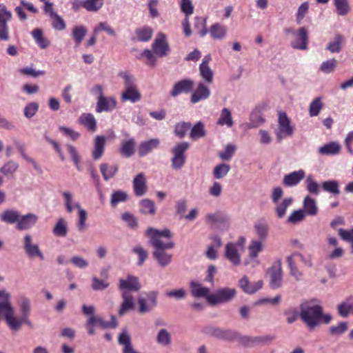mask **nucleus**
I'll use <instances>...</instances> for the list:
<instances>
[{"instance_id": "57", "label": "nucleus", "mask_w": 353, "mask_h": 353, "mask_svg": "<svg viewBox=\"0 0 353 353\" xmlns=\"http://www.w3.org/2000/svg\"><path fill=\"white\" fill-rule=\"evenodd\" d=\"M337 65V61L334 59H330L323 61L320 65L319 70L325 74H330L333 72Z\"/></svg>"}, {"instance_id": "19", "label": "nucleus", "mask_w": 353, "mask_h": 353, "mask_svg": "<svg viewBox=\"0 0 353 353\" xmlns=\"http://www.w3.org/2000/svg\"><path fill=\"white\" fill-rule=\"evenodd\" d=\"M305 172L300 169L285 174L283 179V184L286 187H294L305 178Z\"/></svg>"}, {"instance_id": "44", "label": "nucleus", "mask_w": 353, "mask_h": 353, "mask_svg": "<svg viewBox=\"0 0 353 353\" xmlns=\"http://www.w3.org/2000/svg\"><path fill=\"white\" fill-rule=\"evenodd\" d=\"M286 261L290 270V274L293 276L296 281H300L303 277V272L301 271L296 263L295 260H292V256H287Z\"/></svg>"}, {"instance_id": "62", "label": "nucleus", "mask_w": 353, "mask_h": 353, "mask_svg": "<svg viewBox=\"0 0 353 353\" xmlns=\"http://www.w3.org/2000/svg\"><path fill=\"white\" fill-rule=\"evenodd\" d=\"M236 150L235 145L230 143L228 144L223 151L219 152V157L224 161H229L232 159Z\"/></svg>"}, {"instance_id": "41", "label": "nucleus", "mask_w": 353, "mask_h": 353, "mask_svg": "<svg viewBox=\"0 0 353 353\" xmlns=\"http://www.w3.org/2000/svg\"><path fill=\"white\" fill-rule=\"evenodd\" d=\"M210 33L214 39H223L227 34V28L221 23H216L211 26Z\"/></svg>"}, {"instance_id": "20", "label": "nucleus", "mask_w": 353, "mask_h": 353, "mask_svg": "<svg viewBox=\"0 0 353 353\" xmlns=\"http://www.w3.org/2000/svg\"><path fill=\"white\" fill-rule=\"evenodd\" d=\"M133 191L136 196H143L148 191L146 178L143 172L138 174L132 181Z\"/></svg>"}, {"instance_id": "50", "label": "nucleus", "mask_w": 353, "mask_h": 353, "mask_svg": "<svg viewBox=\"0 0 353 353\" xmlns=\"http://www.w3.org/2000/svg\"><path fill=\"white\" fill-rule=\"evenodd\" d=\"M336 13L340 16L346 15L350 10L347 0H333Z\"/></svg>"}, {"instance_id": "36", "label": "nucleus", "mask_w": 353, "mask_h": 353, "mask_svg": "<svg viewBox=\"0 0 353 353\" xmlns=\"http://www.w3.org/2000/svg\"><path fill=\"white\" fill-rule=\"evenodd\" d=\"M153 256L157 260L159 264L162 267L169 265L172 261V255L165 251V250H154Z\"/></svg>"}, {"instance_id": "17", "label": "nucleus", "mask_w": 353, "mask_h": 353, "mask_svg": "<svg viewBox=\"0 0 353 353\" xmlns=\"http://www.w3.org/2000/svg\"><path fill=\"white\" fill-rule=\"evenodd\" d=\"M117 105V101L114 97H101L97 101L96 111L98 113L103 112H110L114 110Z\"/></svg>"}, {"instance_id": "47", "label": "nucleus", "mask_w": 353, "mask_h": 353, "mask_svg": "<svg viewBox=\"0 0 353 353\" xmlns=\"http://www.w3.org/2000/svg\"><path fill=\"white\" fill-rule=\"evenodd\" d=\"M288 256H292V260L299 259L305 267L312 268L313 266L312 256L310 254H303L295 252Z\"/></svg>"}, {"instance_id": "27", "label": "nucleus", "mask_w": 353, "mask_h": 353, "mask_svg": "<svg viewBox=\"0 0 353 353\" xmlns=\"http://www.w3.org/2000/svg\"><path fill=\"white\" fill-rule=\"evenodd\" d=\"M294 199L292 196L284 198L283 200L274 203V211L278 218L282 219L285 214L288 208L292 205Z\"/></svg>"}, {"instance_id": "37", "label": "nucleus", "mask_w": 353, "mask_h": 353, "mask_svg": "<svg viewBox=\"0 0 353 353\" xmlns=\"http://www.w3.org/2000/svg\"><path fill=\"white\" fill-rule=\"evenodd\" d=\"M19 218L20 213L14 210H6L0 216L1 221L9 224L17 223Z\"/></svg>"}, {"instance_id": "64", "label": "nucleus", "mask_w": 353, "mask_h": 353, "mask_svg": "<svg viewBox=\"0 0 353 353\" xmlns=\"http://www.w3.org/2000/svg\"><path fill=\"white\" fill-rule=\"evenodd\" d=\"M305 214L302 209L293 211L288 218L289 223L296 224L304 219Z\"/></svg>"}, {"instance_id": "55", "label": "nucleus", "mask_w": 353, "mask_h": 353, "mask_svg": "<svg viewBox=\"0 0 353 353\" xmlns=\"http://www.w3.org/2000/svg\"><path fill=\"white\" fill-rule=\"evenodd\" d=\"M205 135L204 125L202 122L196 123L191 129L190 137L193 140H196L203 137Z\"/></svg>"}, {"instance_id": "45", "label": "nucleus", "mask_w": 353, "mask_h": 353, "mask_svg": "<svg viewBox=\"0 0 353 353\" xmlns=\"http://www.w3.org/2000/svg\"><path fill=\"white\" fill-rule=\"evenodd\" d=\"M140 212L145 214H154L156 208L153 201L144 199L139 201Z\"/></svg>"}, {"instance_id": "5", "label": "nucleus", "mask_w": 353, "mask_h": 353, "mask_svg": "<svg viewBox=\"0 0 353 353\" xmlns=\"http://www.w3.org/2000/svg\"><path fill=\"white\" fill-rule=\"evenodd\" d=\"M17 303L19 307L21 316L16 315L15 310L12 305V324L16 326L17 330H19L23 323L29 326L32 325L31 322L29 321V316L31 312V302L29 298L26 296H19L17 299Z\"/></svg>"}, {"instance_id": "49", "label": "nucleus", "mask_w": 353, "mask_h": 353, "mask_svg": "<svg viewBox=\"0 0 353 353\" xmlns=\"http://www.w3.org/2000/svg\"><path fill=\"white\" fill-rule=\"evenodd\" d=\"M76 209L78 210L77 228L79 231H82L85 228L88 213L85 210L81 208V204H77Z\"/></svg>"}, {"instance_id": "59", "label": "nucleus", "mask_w": 353, "mask_h": 353, "mask_svg": "<svg viewBox=\"0 0 353 353\" xmlns=\"http://www.w3.org/2000/svg\"><path fill=\"white\" fill-rule=\"evenodd\" d=\"M103 6V0H84V8L88 12H97Z\"/></svg>"}, {"instance_id": "8", "label": "nucleus", "mask_w": 353, "mask_h": 353, "mask_svg": "<svg viewBox=\"0 0 353 353\" xmlns=\"http://www.w3.org/2000/svg\"><path fill=\"white\" fill-rule=\"evenodd\" d=\"M294 131V127L291 125L290 119L286 113L279 112L278 118V127L275 130L276 139L279 142L284 139L290 137L293 135Z\"/></svg>"}, {"instance_id": "35", "label": "nucleus", "mask_w": 353, "mask_h": 353, "mask_svg": "<svg viewBox=\"0 0 353 353\" xmlns=\"http://www.w3.org/2000/svg\"><path fill=\"white\" fill-rule=\"evenodd\" d=\"M19 168V163L13 160H9L0 168V172L8 178L13 177Z\"/></svg>"}, {"instance_id": "38", "label": "nucleus", "mask_w": 353, "mask_h": 353, "mask_svg": "<svg viewBox=\"0 0 353 353\" xmlns=\"http://www.w3.org/2000/svg\"><path fill=\"white\" fill-rule=\"evenodd\" d=\"M31 34L36 43L41 48L46 49L50 46V41L43 36V30L40 28L34 29Z\"/></svg>"}, {"instance_id": "9", "label": "nucleus", "mask_w": 353, "mask_h": 353, "mask_svg": "<svg viewBox=\"0 0 353 353\" xmlns=\"http://www.w3.org/2000/svg\"><path fill=\"white\" fill-rule=\"evenodd\" d=\"M190 147L188 142H181L176 144L171 150L172 157L171 159L172 168L174 170H179L183 167L185 163V152Z\"/></svg>"}, {"instance_id": "43", "label": "nucleus", "mask_w": 353, "mask_h": 353, "mask_svg": "<svg viewBox=\"0 0 353 353\" xmlns=\"http://www.w3.org/2000/svg\"><path fill=\"white\" fill-rule=\"evenodd\" d=\"M53 234L57 236L65 237L68 234V225L65 219L59 218L52 230Z\"/></svg>"}, {"instance_id": "10", "label": "nucleus", "mask_w": 353, "mask_h": 353, "mask_svg": "<svg viewBox=\"0 0 353 353\" xmlns=\"http://www.w3.org/2000/svg\"><path fill=\"white\" fill-rule=\"evenodd\" d=\"M287 32L292 33L294 37L291 42V46L294 49L305 50L307 48L308 34L305 27L300 28L297 31L292 28L286 30Z\"/></svg>"}, {"instance_id": "29", "label": "nucleus", "mask_w": 353, "mask_h": 353, "mask_svg": "<svg viewBox=\"0 0 353 353\" xmlns=\"http://www.w3.org/2000/svg\"><path fill=\"white\" fill-rule=\"evenodd\" d=\"M341 150V145L336 141H332L323 145L318 149L319 154L323 155H336Z\"/></svg>"}, {"instance_id": "61", "label": "nucleus", "mask_w": 353, "mask_h": 353, "mask_svg": "<svg viewBox=\"0 0 353 353\" xmlns=\"http://www.w3.org/2000/svg\"><path fill=\"white\" fill-rule=\"evenodd\" d=\"M105 31L109 35L114 37L116 35L115 30L107 23V22H100L96 27L93 29V32L94 34H98L100 32Z\"/></svg>"}, {"instance_id": "39", "label": "nucleus", "mask_w": 353, "mask_h": 353, "mask_svg": "<svg viewBox=\"0 0 353 353\" xmlns=\"http://www.w3.org/2000/svg\"><path fill=\"white\" fill-rule=\"evenodd\" d=\"M343 41L344 37L337 34L334 36V39L328 43L326 49L332 53H339L341 51Z\"/></svg>"}, {"instance_id": "1", "label": "nucleus", "mask_w": 353, "mask_h": 353, "mask_svg": "<svg viewBox=\"0 0 353 353\" xmlns=\"http://www.w3.org/2000/svg\"><path fill=\"white\" fill-rule=\"evenodd\" d=\"M141 288L139 279L137 276L129 274L125 279H119V289L121 292L123 300L118 311L119 316H123L128 312L134 309L135 302L132 292H137Z\"/></svg>"}, {"instance_id": "52", "label": "nucleus", "mask_w": 353, "mask_h": 353, "mask_svg": "<svg viewBox=\"0 0 353 353\" xmlns=\"http://www.w3.org/2000/svg\"><path fill=\"white\" fill-rule=\"evenodd\" d=\"M310 4L307 1L303 2L297 8L295 13L296 21L298 24L301 23L303 19L308 13Z\"/></svg>"}, {"instance_id": "6", "label": "nucleus", "mask_w": 353, "mask_h": 353, "mask_svg": "<svg viewBox=\"0 0 353 353\" xmlns=\"http://www.w3.org/2000/svg\"><path fill=\"white\" fill-rule=\"evenodd\" d=\"M245 243V239L241 236L236 242H229L225 246L224 256L234 266H238L241 263Z\"/></svg>"}, {"instance_id": "31", "label": "nucleus", "mask_w": 353, "mask_h": 353, "mask_svg": "<svg viewBox=\"0 0 353 353\" xmlns=\"http://www.w3.org/2000/svg\"><path fill=\"white\" fill-rule=\"evenodd\" d=\"M216 124L220 126H226L228 128L233 126L234 121L230 109L224 108L221 110Z\"/></svg>"}, {"instance_id": "2", "label": "nucleus", "mask_w": 353, "mask_h": 353, "mask_svg": "<svg viewBox=\"0 0 353 353\" xmlns=\"http://www.w3.org/2000/svg\"><path fill=\"white\" fill-rule=\"evenodd\" d=\"M300 316L310 329L314 328L321 323H329L332 319L331 315L323 314L321 306L313 301L301 304Z\"/></svg>"}, {"instance_id": "51", "label": "nucleus", "mask_w": 353, "mask_h": 353, "mask_svg": "<svg viewBox=\"0 0 353 353\" xmlns=\"http://www.w3.org/2000/svg\"><path fill=\"white\" fill-rule=\"evenodd\" d=\"M323 104L321 97H316L310 104L309 114L310 117H314L319 115Z\"/></svg>"}, {"instance_id": "53", "label": "nucleus", "mask_w": 353, "mask_h": 353, "mask_svg": "<svg viewBox=\"0 0 353 353\" xmlns=\"http://www.w3.org/2000/svg\"><path fill=\"white\" fill-rule=\"evenodd\" d=\"M63 196L64 199L65 207L68 213H71L74 209L76 208L77 204H80L79 202L74 201L73 195L68 191L64 192L63 193Z\"/></svg>"}, {"instance_id": "28", "label": "nucleus", "mask_w": 353, "mask_h": 353, "mask_svg": "<svg viewBox=\"0 0 353 353\" xmlns=\"http://www.w3.org/2000/svg\"><path fill=\"white\" fill-rule=\"evenodd\" d=\"M248 256L252 260L258 258L259 254L263 252L264 245L261 240L253 239L248 245Z\"/></svg>"}, {"instance_id": "34", "label": "nucleus", "mask_w": 353, "mask_h": 353, "mask_svg": "<svg viewBox=\"0 0 353 353\" xmlns=\"http://www.w3.org/2000/svg\"><path fill=\"white\" fill-rule=\"evenodd\" d=\"M105 144V137L103 136H97L94 140V146L92 151V157L95 160L99 159L104 152Z\"/></svg>"}, {"instance_id": "56", "label": "nucleus", "mask_w": 353, "mask_h": 353, "mask_svg": "<svg viewBox=\"0 0 353 353\" xmlns=\"http://www.w3.org/2000/svg\"><path fill=\"white\" fill-rule=\"evenodd\" d=\"M230 170V166L225 163H221L215 166L213 174L215 179H221L225 177Z\"/></svg>"}, {"instance_id": "23", "label": "nucleus", "mask_w": 353, "mask_h": 353, "mask_svg": "<svg viewBox=\"0 0 353 353\" xmlns=\"http://www.w3.org/2000/svg\"><path fill=\"white\" fill-rule=\"evenodd\" d=\"M125 136L128 139L121 141L120 153L122 156L128 158L134 154L136 142L134 138L129 137L128 133H125Z\"/></svg>"}, {"instance_id": "15", "label": "nucleus", "mask_w": 353, "mask_h": 353, "mask_svg": "<svg viewBox=\"0 0 353 353\" xmlns=\"http://www.w3.org/2000/svg\"><path fill=\"white\" fill-rule=\"evenodd\" d=\"M152 50L154 53L160 57L167 55L170 48L164 33L159 32L157 34L152 44Z\"/></svg>"}, {"instance_id": "3", "label": "nucleus", "mask_w": 353, "mask_h": 353, "mask_svg": "<svg viewBox=\"0 0 353 353\" xmlns=\"http://www.w3.org/2000/svg\"><path fill=\"white\" fill-rule=\"evenodd\" d=\"M119 76L123 81V90L121 95L122 101H130L132 103L138 102L141 99V94L138 89L134 77L128 72H121Z\"/></svg>"}, {"instance_id": "7", "label": "nucleus", "mask_w": 353, "mask_h": 353, "mask_svg": "<svg viewBox=\"0 0 353 353\" xmlns=\"http://www.w3.org/2000/svg\"><path fill=\"white\" fill-rule=\"evenodd\" d=\"M236 294L237 292L234 288H220L208 297V303L216 305L229 303L236 297Z\"/></svg>"}, {"instance_id": "4", "label": "nucleus", "mask_w": 353, "mask_h": 353, "mask_svg": "<svg viewBox=\"0 0 353 353\" xmlns=\"http://www.w3.org/2000/svg\"><path fill=\"white\" fill-rule=\"evenodd\" d=\"M145 235L150 238V243L155 250L172 249L174 246L170 240L172 234L168 229L159 230L150 228L145 231Z\"/></svg>"}, {"instance_id": "63", "label": "nucleus", "mask_w": 353, "mask_h": 353, "mask_svg": "<svg viewBox=\"0 0 353 353\" xmlns=\"http://www.w3.org/2000/svg\"><path fill=\"white\" fill-rule=\"evenodd\" d=\"M39 110V104L37 102H31L26 104L23 109L24 116L27 119L32 118Z\"/></svg>"}, {"instance_id": "42", "label": "nucleus", "mask_w": 353, "mask_h": 353, "mask_svg": "<svg viewBox=\"0 0 353 353\" xmlns=\"http://www.w3.org/2000/svg\"><path fill=\"white\" fill-rule=\"evenodd\" d=\"M100 171L104 180L108 181L116 174L118 171V167L113 164L102 163L100 165Z\"/></svg>"}, {"instance_id": "54", "label": "nucleus", "mask_w": 353, "mask_h": 353, "mask_svg": "<svg viewBox=\"0 0 353 353\" xmlns=\"http://www.w3.org/2000/svg\"><path fill=\"white\" fill-rule=\"evenodd\" d=\"M87 32L88 30L83 26H77L73 28L72 35L77 45L80 44V43L83 41Z\"/></svg>"}, {"instance_id": "33", "label": "nucleus", "mask_w": 353, "mask_h": 353, "mask_svg": "<svg viewBox=\"0 0 353 353\" xmlns=\"http://www.w3.org/2000/svg\"><path fill=\"white\" fill-rule=\"evenodd\" d=\"M254 230L259 237L258 240L265 241L269 234V225L264 221H259L254 223Z\"/></svg>"}, {"instance_id": "18", "label": "nucleus", "mask_w": 353, "mask_h": 353, "mask_svg": "<svg viewBox=\"0 0 353 353\" xmlns=\"http://www.w3.org/2000/svg\"><path fill=\"white\" fill-rule=\"evenodd\" d=\"M210 96V88L203 83L199 82L196 88L192 92L190 101L192 103H196L201 101L207 99Z\"/></svg>"}, {"instance_id": "60", "label": "nucleus", "mask_w": 353, "mask_h": 353, "mask_svg": "<svg viewBox=\"0 0 353 353\" xmlns=\"http://www.w3.org/2000/svg\"><path fill=\"white\" fill-rule=\"evenodd\" d=\"M128 194L125 192L118 190L114 192L111 196V205L116 207L119 203L124 202L128 199Z\"/></svg>"}, {"instance_id": "32", "label": "nucleus", "mask_w": 353, "mask_h": 353, "mask_svg": "<svg viewBox=\"0 0 353 353\" xmlns=\"http://www.w3.org/2000/svg\"><path fill=\"white\" fill-rule=\"evenodd\" d=\"M79 121L88 130L94 132L97 130V121L94 115L91 113H83L79 118Z\"/></svg>"}, {"instance_id": "22", "label": "nucleus", "mask_w": 353, "mask_h": 353, "mask_svg": "<svg viewBox=\"0 0 353 353\" xmlns=\"http://www.w3.org/2000/svg\"><path fill=\"white\" fill-rule=\"evenodd\" d=\"M263 281H258L254 283H250L246 276H243L239 281V286L246 294H254L260 290L263 286Z\"/></svg>"}, {"instance_id": "13", "label": "nucleus", "mask_w": 353, "mask_h": 353, "mask_svg": "<svg viewBox=\"0 0 353 353\" xmlns=\"http://www.w3.org/2000/svg\"><path fill=\"white\" fill-rule=\"evenodd\" d=\"M23 248L26 255L30 259L38 258L44 260V255L40 250L39 245L34 243L31 235L26 234L23 237Z\"/></svg>"}, {"instance_id": "26", "label": "nucleus", "mask_w": 353, "mask_h": 353, "mask_svg": "<svg viewBox=\"0 0 353 353\" xmlns=\"http://www.w3.org/2000/svg\"><path fill=\"white\" fill-rule=\"evenodd\" d=\"M274 339L272 335L258 336H244L241 342L246 346L252 347L256 345L266 344Z\"/></svg>"}, {"instance_id": "48", "label": "nucleus", "mask_w": 353, "mask_h": 353, "mask_svg": "<svg viewBox=\"0 0 353 353\" xmlns=\"http://www.w3.org/2000/svg\"><path fill=\"white\" fill-rule=\"evenodd\" d=\"M306 190L311 194L318 195L320 193V185L314 180L312 175L310 174L305 179Z\"/></svg>"}, {"instance_id": "46", "label": "nucleus", "mask_w": 353, "mask_h": 353, "mask_svg": "<svg viewBox=\"0 0 353 353\" xmlns=\"http://www.w3.org/2000/svg\"><path fill=\"white\" fill-rule=\"evenodd\" d=\"M153 34V30L149 26H143L137 29L135 32L136 37L138 41L145 42L149 41Z\"/></svg>"}, {"instance_id": "25", "label": "nucleus", "mask_w": 353, "mask_h": 353, "mask_svg": "<svg viewBox=\"0 0 353 353\" xmlns=\"http://www.w3.org/2000/svg\"><path fill=\"white\" fill-rule=\"evenodd\" d=\"M159 145L160 140L157 138L142 141L139 145V155L140 157H145L152 150L157 149Z\"/></svg>"}, {"instance_id": "30", "label": "nucleus", "mask_w": 353, "mask_h": 353, "mask_svg": "<svg viewBox=\"0 0 353 353\" xmlns=\"http://www.w3.org/2000/svg\"><path fill=\"white\" fill-rule=\"evenodd\" d=\"M302 209L305 215L316 216L318 214V206L315 199H312L310 196H306L303 201Z\"/></svg>"}, {"instance_id": "14", "label": "nucleus", "mask_w": 353, "mask_h": 353, "mask_svg": "<svg viewBox=\"0 0 353 353\" xmlns=\"http://www.w3.org/2000/svg\"><path fill=\"white\" fill-rule=\"evenodd\" d=\"M206 224L211 227H216L218 225H222L226 228L230 225V216L220 211L214 213H208L205 217Z\"/></svg>"}, {"instance_id": "12", "label": "nucleus", "mask_w": 353, "mask_h": 353, "mask_svg": "<svg viewBox=\"0 0 353 353\" xmlns=\"http://www.w3.org/2000/svg\"><path fill=\"white\" fill-rule=\"evenodd\" d=\"M4 295V299H0V314H3L5 319V321L8 325V327L14 331H17L16 326L12 324V302H11V295H8L6 294L3 293Z\"/></svg>"}, {"instance_id": "21", "label": "nucleus", "mask_w": 353, "mask_h": 353, "mask_svg": "<svg viewBox=\"0 0 353 353\" xmlns=\"http://www.w3.org/2000/svg\"><path fill=\"white\" fill-rule=\"evenodd\" d=\"M191 294L196 298H205L208 302V297L212 295L210 289L203 286L201 283L196 281H191L190 283Z\"/></svg>"}, {"instance_id": "24", "label": "nucleus", "mask_w": 353, "mask_h": 353, "mask_svg": "<svg viewBox=\"0 0 353 353\" xmlns=\"http://www.w3.org/2000/svg\"><path fill=\"white\" fill-rule=\"evenodd\" d=\"M38 220V216L32 213L21 216L19 219L17 228L19 230H26L33 227Z\"/></svg>"}, {"instance_id": "11", "label": "nucleus", "mask_w": 353, "mask_h": 353, "mask_svg": "<svg viewBox=\"0 0 353 353\" xmlns=\"http://www.w3.org/2000/svg\"><path fill=\"white\" fill-rule=\"evenodd\" d=\"M270 274V285L272 288H279L282 285V261L281 259L275 261L268 270Z\"/></svg>"}, {"instance_id": "58", "label": "nucleus", "mask_w": 353, "mask_h": 353, "mask_svg": "<svg viewBox=\"0 0 353 353\" xmlns=\"http://www.w3.org/2000/svg\"><path fill=\"white\" fill-rule=\"evenodd\" d=\"M199 73L205 83L211 84L213 82L214 72L209 66L199 65Z\"/></svg>"}, {"instance_id": "40", "label": "nucleus", "mask_w": 353, "mask_h": 353, "mask_svg": "<svg viewBox=\"0 0 353 353\" xmlns=\"http://www.w3.org/2000/svg\"><path fill=\"white\" fill-rule=\"evenodd\" d=\"M321 187L323 190L334 196L340 194L339 182L336 180H328L322 183Z\"/></svg>"}, {"instance_id": "16", "label": "nucleus", "mask_w": 353, "mask_h": 353, "mask_svg": "<svg viewBox=\"0 0 353 353\" xmlns=\"http://www.w3.org/2000/svg\"><path fill=\"white\" fill-rule=\"evenodd\" d=\"M193 86L194 81L190 79L179 81L174 84L170 95L176 97L182 93H188L192 90Z\"/></svg>"}]
</instances>
